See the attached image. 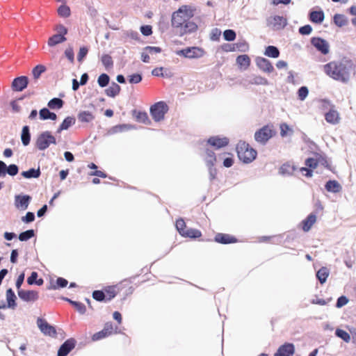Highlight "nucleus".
<instances>
[{
    "mask_svg": "<svg viewBox=\"0 0 356 356\" xmlns=\"http://www.w3.org/2000/svg\"><path fill=\"white\" fill-rule=\"evenodd\" d=\"M193 11L187 6L180 7L172 15L171 24L175 33L179 36L192 33L197 29V25L190 20Z\"/></svg>",
    "mask_w": 356,
    "mask_h": 356,
    "instance_id": "obj_1",
    "label": "nucleus"
},
{
    "mask_svg": "<svg viewBox=\"0 0 356 356\" xmlns=\"http://www.w3.org/2000/svg\"><path fill=\"white\" fill-rule=\"evenodd\" d=\"M353 60L343 58L340 60L331 61L323 66L325 73L335 81L347 83L350 80Z\"/></svg>",
    "mask_w": 356,
    "mask_h": 356,
    "instance_id": "obj_2",
    "label": "nucleus"
},
{
    "mask_svg": "<svg viewBox=\"0 0 356 356\" xmlns=\"http://www.w3.org/2000/svg\"><path fill=\"white\" fill-rule=\"evenodd\" d=\"M238 159L244 163H250L257 157V151L249 147L245 142H240L236 146Z\"/></svg>",
    "mask_w": 356,
    "mask_h": 356,
    "instance_id": "obj_3",
    "label": "nucleus"
},
{
    "mask_svg": "<svg viewBox=\"0 0 356 356\" xmlns=\"http://www.w3.org/2000/svg\"><path fill=\"white\" fill-rule=\"evenodd\" d=\"M51 144L56 145V139L51 131H45L40 133L35 141V147L40 151L47 149Z\"/></svg>",
    "mask_w": 356,
    "mask_h": 356,
    "instance_id": "obj_4",
    "label": "nucleus"
},
{
    "mask_svg": "<svg viewBox=\"0 0 356 356\" xmlns=\"http://www.w3.org/2000/svg\"><path fill=\"white\" fill-rule=\"evenodd\" d=\"M168 110L169 108L167 104L165 102L160 101L151 106L149 112L155 122H160L164 119Z\"/></svg>",
    "mask_w": 356,
    "mask_h": 356,
    "instance_id": "obj_5",
    "label": "nucleus"
},
{
    "mask_svg": "<svg viewBox=\"0 0 356 356\" xmlns=\"http://www.w3.org/2000/svg\"><path fill=\"white\" fill-rule=\"evenodd\" d=\"M273 136V131L268 126L265 125L254 133V140L259 144L264 145Z\"/></svg>",
    "mask_w": 356,
    "mask_h": 356,
    "instance_id": "obj_6",
    "label": "nucleus"
},
{
    "mask_svg": "<svg viewBox=\"0 0 356 356\" xmlns=\"http://www.w3.org/2000/svg\"><path fill=\"white\" fill-rule=\"evenodd\" d=\"M36 323L40 332L44 335L56 337L57 332L56 327L50 325L45 319L38 317Z\"/></svg>",
    "mask_w": 356,
    "mask_h": 356,
    "instance_id": "obj_7",
    "label": "nucleus"
},
{
    "mask_svg": "<svg viewBox=\"0 0 356 356\" xmlns=\"http://www.w3.org/2000/svg\"><path fill=\"white\" fill-rule=\"evenodd\" d=\"M177 54L188 58H198L204 55V50L197 47H190L177 51Z\"/></svg>",
    "mask_w": 356,
    "mask_h": 356,
    "instance_id": "obj_8",
    "label": "nucleus"
},
{
    "mask_svg": "<svg viewBox=\"0 0 356 356\" xmlns=\"http://www.w3.org/2000/svg\"><path fill=\"white\" fill-rule=\"evenodd\" d=\"M311 44L323 55H326L330 51V44L327 40L320 37L311 38Z\"/></svg>",
    "mask_w": 356,
    "mask_h": 356,
    "instance_id": "obj_9",
    "label": "nucleus"
},
{
    "mask_svg": "<svg viewBox=\"0 0 356 356\" xmlns=\"http://www.w3.org/2000/svg\"><path fill=\"white\" fill-rule=\"evenodd\" d=\"M31 199L32 198L29 195H16L14 200L15 208L19 211H25L28 209Z\"/></svg>",
    "mask_w": 356,
    "mask_h": 356,
    "instance_id": "obj_10",
    "label": "nucleus"
},
{
    "mask_svg": "<svg viewBox=\"0 0 356 356\" xmlns=\"http://www.w3.org/2000/svg\"><path fill=\"white\" fill-rule=\"evenodd\" d=\"M19 167L16 164L7 165L6 163L0 160V178L6 177V175L14 177L19 172Z\"/></svg>",
    "mask_w": 356,
    "mask_h": 356,
    "instance_id": "obj_11",
    "label": "nucleus"
},
{
    "mask_svg": "<svg viewBox=\"0 0 356 356\" xmlns=\"http://www.w3.org/2000/svg\"><path fill=\"white\" fill-rule=\"evenodd\" d=\"M19 298L24 302H35L39 298L38 292L33 290L19 289L17 291Z\"/></svg>",
    "mask_w": 356,
    "mask_h": 356,
    "instance_id": "obj_12",
    "label": "nucleus"
},
{
    "mask_svg": "<svg viewBox=\"0 0 356 356\" xmlns=\"http://www.w3.org/2000/svg\"><path fill=\"white\" fill-rule=\"evenodd\" d=\"M29 84V78L26 76H20L13 79L12 89L13 91L21 92L24 90Z\"/></svg>",
    "mask_w": 356,
    "mask_h": 356,
    "instance_id": "obj_13",
    "label": "nucleus"
},
{
    "mask_svg": "<svg viewBox=\"0 0 356 356\" xmlns=\"http://www.w3.org/2000/svg\"><path fill=\"white\" fill-rule=\"evenodd\" d=\"M295 353V346L292 343H284L277 350L274 356H293Z\"/></svg>",
    "mask_w": 356,
    "mask_h": 356,
    "instance_id": "obj_14",
    "label": "nucleus"
},
{
    "mask_svg": "<svg viewBox=\"0 0 356 356\" xmlns=\"http://www.w3.org/2000/svg\"><path fill=\"white\" fill-rule=\"evenodd\" d=\"M207 143L218 149L227 146L229 144V139L227 137H220L219 136H211L207 140Z\"/></svg>",
    "mask_w": 356,
    "mask_h": 356,
    "instance_id": "obj_15",
    "label": "nucleus"
},
{
    "mask_svg": "<svg viewBox=\"0 0 356 356\" xmlns=\"http://www.w3.org/2000/svg\"><path fill=\"white\" fill-rule=\"evenodd\" d=\"M76 341L74 338L67 339L58 348V353L62 356H67L75 347Z\"/></svg>",
    "mask_w": 356,
    "mask_h": 356,
    "instance_id": "obj_16",
    "label": "nucleus"
},
{
    "mask_svg": "<svg viewBox=\"0 0 356 356\" xmlns=\"http://www.w3.org/2000/svg\"><path fill=\"white\" fill-rule=\"evenodd\" d=\"M256 65L261 71L267 73H271L274 71V67L269 60L262 57L256 58Z\"/></svg>",
    "mask_w": 356,
    "mask_h": 356,
    "instance_id": "obj_17",
    "label": "nucleus"
},
{
    "mask_svg": "<svg viewBox=\"0 0 356 356\" xmlns=\"http://www.w3.org/2000/svg\"><path fill=\"white\" fill-rule=\"evenodd\" d=\"M268 23L272 25L274 29L280 30L284 29L287 24V20L282 16L275 15L268 19Z\"/></svg>",
    "mask_w": 356,
    "mask_h": 356,
    "instance_id": "obj_18",
    "label": "nucleus"
},
{
    "mask_svg": "<svg viewBox=\"0 0 356 356\" xmlns=\"http://www.w3.org/2000/svg\"><path fill=\"white\" fill-rule=\"evenodd\" d=\"M214 241L216 243L227 245L237 242V238L228 234L218 233L215 235Z\"/></svg>",
    "mask_w": 356,
    "mask_h": 356,
    "instance_id": "obj_19",
    "label": "nucleus"
},
{
    "mask_svg": "<svg viewBox=\"0 0 356 356\" xmlns=\"http://www.w3.org/2000/svg\"><path fill=\"white\" fill-rule=\"evenodd\" d=\"M243 84L268 86L269 85V82L266 78L261 76L252 75L244 81Z\"/></svg>",
    "mask_w": 356,
    "mask_h": 356,
    "instance_id": "obj_20",
    "label": "nucleus"
},
{
    "mask_svg": "<svg viewBox=\"0 0 356 356\" xmlns=\"http://www.w3.org/2000/svg\"><path fill=\"white\" fill-rule=\"evenodd\" d=\"M325 18L324 12L322 10H311L309 13V20L315 24H321Z\"/></svg>",
    "mask_w": 356,
    "mask_h": 356,
    "instance_id": "obj_21",
    "label": "nucleus"
},
{
    "mask_svg": "<svg viewBox=\"0 0 356 356\" xmlns=\"http://www.w3.org/2000/svg\"><path fill=\"white\" fill-rule=\"evenodd\" d=\"M249 49L248 43L245 40H241L237 42L232 44V49H225L226 51H238L241 52H246Z\"/></svg>",
    "mask_w": 356,
    "mask_h": 356,
    "instance_id": "obj_22",
    "label": "nucleus"
},
{
    "mask_svg": "<svg viewBox=\"0 0 356 356\" xmlns=\"http://www.w3.org/2000/svg\"><path fill=\"white\" fill-rule=\"evenodd\" d=\"M6 296L8 308L15 309L17 307V297L14 291L11 288L8 289L6 290Z\"/></svg>",
    "mask_w": 356,
    "mask_h": 356,
    "instance_id": "obj_23",
    "label": "nucleus"
},
{
    "mask_svg": "<svg viewBox=\"0 0 356 356\" xmlns=\"http://www.w3.org/2000/svg\"><path fill=\"white\" fill-rule=\"evenodd\" d=\"M76 122V119L73 116H67L66 117L59 127L58 128L56 133L60 134L61 131L64 130H67L71 126L74 125Z\"/></svg>",
    "mask_w": 356,
    "mask_h": 356,
    "instance_id": "obj_24",
    "label": "nucleus"
},
{
    "mask_svg": "<svg viewBox=\"0 0 356 356\" xmlns=\"http://www.w3.org/2000/svg\"><path fill=\"white\" fill-rule=\"evenodd\" d=\"M316 216L314 213H311L305 220L302 221V229L304 232H308L315 223Z\"/></svg>",
    "mask_w": 356,
    "mask_h": 356,
    "instance_id": "obj_25",
    "label": "nucleus"
},
{
    "mask_svg": "<svg viewBox=\"0 0 356 356\" xmlns=\"http://www.w3.org/2000/svg\"><path fill=\"white\" fill-rule=\"evenodd\" d=\"M325 118L328 123L332 124H336L339 122V113L334 109H330L327 113H326Z\"/></svg>",
    "mask_w": 356,
    "mask_h": 356,
    "instance_id": "obj_26",
    "label": "nucleus"
},
{
    "mask_svg": "<svg viewBox=\"0 0 356 356\" xmlns=\"http://www.w3.org/2000/svg\"><path fill=\"white\" fill-rule=\"evenodd\" d=\"M95 115L89 111H80L77 115V118L79 122L88 123L94 120Z\"/></svg>",
    "mask_w": 356,
    "mask_h": 356,
    "instance_id": "obj_27",
    "label": "nucleus"
},
{
    "mask_svg": "<svg viewBox=\"0 0 356 356\" xmlns=\"http://www.w3.org/2000/svg\"><path fill=\"white\" fill-rule=\"evenodd\" d=\"M325 188L330 193H339L341 190V186L335 180H329L325 185Z\"/></svg>",
    "mask_w": 356,
    "mask_h": 356,
    "instance_id": "obj_28",
    "label": "nucleus"
},
{
    "mask_svg": "<svg viewBox=\"0 0 356 356\" xmlns=\"http://www.w3.org/2000/svg\"><path fill=\"white\" fill-rule=\"evenodd\" d=\"M31 133L30 129L28 125H25L22 127L21 133V140L24 146H27L31 142Z\"/></svg>",
    "mask_w": 356,
    "mask_h": 356,
    "instance_id": "obj_29",
    "label": "nucleus"
},
{
    "mask_svg": "<svg viewBox=\"0 0 356 356\" xmlns=\"http://www.w3.org/2000/svg\"><path fill=\"white\" fill-rule=\"evenodd\" d=\"M120 86L118 83L112 82L111 85L105 90V93L108 97H115L120 93Z\"/></svg>",
    "mask_w": 356,
    "mask_h": 356,
    "instance_id": "obj_30",
    "label": "nucleus"
},
{
    "mask_svg": "<svg viewBox=\"0 0 356 356\" xmlns=\"http://www.w3.org/2000/svg\"><path fill=\"white\" fill-rule=\"evenodd\" d=\"M67 38L65 36L54 34L49 38L47 44L49 47H54L58 44L65 42Z\"/></svg>",
    "mask_w": 356,
    "mask_h": 356,
    "instance_id": "obj_31",
    "label": "nucleus"
},
{
    "mask_svg": "<svg viewBox=\"0 0 356 356\" xmlns=\"http://www.w3.org/2000/svg\"><path fill=\"white\" fill-rule=\"evenodd\" d=\"M21 175L26 179L38 178L41 175V172L40 168L37 169L32 168L22 172Z\"/></svg>",
    "mask_w": 356,
    "mask_h": 356,
    "instance_id": "obj_32",
    "label": "nucleus"
},
{
    "mask_svg": "<svg viewBox=\"0 0 356 356\" xmlns=\"http://www.w3.org/2000/svg\"><path fill=\"white\" fill-rule=\"evenodd\" d=\"M63 105L64 101L58 97H54L51 99H50L47 103L49 108L53 110L60 109L63 108Z\"/></svg>",
    "mask_w": 356,
    "mask_h": 356,
    "instance_id": "obj_33",
    "label": "nucleus"
},
{
    "mask_svg": "<svg viewBox=\"0 0 356 356\" xmlns=\"http://www.w3.org/2000/svg\"><path fill=\"white\" fill-rule=\"evenodd\" d=\"M333 22L338 27H343L348 24V18L342 14H335L333 17Z\"/></svg>",
    "mask_w": 356,
    "mask_h": 356,
    "instance_id": "obj_34",
    "label": "nucleus"
},
{
    "mask_svg": "<svg viewBox=\"0 0 356 356\" xmlns=\"http://www.w3.org/2000/svg\"><path fill=\"white\" fill-rule=\"evenodd\" d=\"M330 270L326 267H321L316 273V278L319 282L323 284H324L329 275Z\"/></svg>",
    "mask_w": 356,
    "mask_h": 356,
    "instance_id": "obj_35",
    "label": "nucleus"
},
{
    "mask_svg": "<svg viewBox=\"0 0 356 356\" xmlns=\"http://www.w3.org/2000/svg\"><path fill=\"white\" fill-rule=\"evenodd\" d=\"M296 170V167L289 163H284L280 168V173L282 175L290 176Z\"/></svg>",
    "mask_w": 356,
    "mask_h": 356,
    "instance_id": "obj_36",
    "label": "nucleus"
},
{
    "mask_svg": "<svg viewBox=\"0 0 356 356\" xmlns=\"http://www.w3.org/2000/svg\"><path fill=\"white\" fill-rule=\"evenodd\" d=\"M280 52L279 49L273 45H269L266 47L264 55L273 58H277L280 56Z\"/></svg>",
    "mask_w": 356,
    "mask_h": 356,
    "instance_id": "obj_37",
    "label": "nucleus"
},
{
    "mask_svg": "<svg viewBox=\"0 0 356 356\" xmlns=\"http://www.w3.org/2000/svg\"><path fill=\"white\" fill-rule=\"evenodd\" d=\"M236 63L239 67L247 69L250 65V58L246 54L239 55L236 58Z\"/></svg>",
    "mask_w": 356,
    "mask_h": 356,
    "instance_id": "obj_38",
    "label": "nucleus"
},
{
    "mask_svg": "<svg viewBox=\"0 0 356 356\" xmlns=\"http://www.w3.org/2000/svg\"><path fill=\"white\" fill-rule=\"evenodd\" d=\"M131 127H132L131 125L126 124L115 125L109 129L108 134H115L117 133L124 132V131L129 130L130 129H131Z\"/></svg>",
    "mask_w": 356,
    "mask_h": 356,
    "instance_id": "obj_39",
    "label": "nucleus"
},
{
    "mask_svg": "<svg viewBox=\"0 0 356 356\" xmlns=\"http://www.w3.org/2000/svg\"><path fill=\"white\" fill-rule=\"evenodd\" d=\"M68 281L61 277H59L56 279L55 284H51V286L49 288V289L56 290L62 288H65L67 286Z\"/></svg>",
    "mask_w": 356,
    "mask_h": 356,
    "instance_id": "obj_40",
    "label": "nucleus"
},
{
    "mask_svg": "<svg viewBox=\"0 0 356 356\" xmlns=\"http://www.w3.org/2000/svg\"><path fill=\"white\" fill-rule=\"evenodd\" d=\"M57 12H58V15L60 17H64V18H67V17H70L71 15L70 8L65 3L60 5L58 8Z\"/></svg>",
    "mask_w": 356,
    "mask_h": 356,
    "instance_id": "obj_41",
    "label": "nucleus"
},
{
    "mask_svg": "<svg viewBox=\"0 0 356 356\" xmlns=\"http://www.w3.org/2000/svg\"><path fill=\"white\" fill-rule=\"evenodd\" d=\"M201 236H202V233L200 230H198L197 229L189 228L185 231V232L182 236L188 237L191 238H197L200 237Z\"/></svg>",
    "mask_w": 356,
    "mask_h": 356,
    "instance_id": "obj_42",
    "label": "nucleus"
},
{
    "mask_svg": "<svg viewBox=\"0 0 356 356\" xmlns=\"http://www.w3.org/2000/svg\"><path fill=\"white\" fill-rule=\"evenodd\" d=\"M92 298L98 302H108L106 293L102 290H95L92 294Z\"/></svg>",
    "mask_w": 356,
    "mask_h": 356,
    "instance_id": "obj_43",
    "label": "nucleus"
},
{
    "mask_svg": "<svg viewBox=\"0 0 356 356\" xmlns=\"http://www.w3.org/2000/svg\"><path fill=\"white\" fill-rule=\"evenodd\" d=\"M35 236V231L33 229H28L21 232L18 238L20 241H26Z\"/></svg>",
    "mask_w": 356,
    "mask_h": 356,
    "instance_id": "obj_44",
    "label": "nucleus"
},
{
    "mask_svg": "<svg viewBox=\"0 0 356 356\" xmlns=\"http://www.w3.org/2000/svg\"><path fill=\"white\" fill-rule=\"evenodd\" d=\"M101 61L106 70H108L113 66V58L108 54H103L101 58Z\"/></svg>",
    "mask_w": 356,
    "mask_h": 356,
    "instance_id": "obj_45",
    "label": "nucleus"
},
{
    "mask_svg": "<svg viewBox=\"0 0 356 356\" xmlns=\"http://www.w3.org/2000/svg\"><path fill=\"white\" fill-rule=\"evenodd\" d=\"M47 68L43 65H37L32 70V74L35 79L40 78L41 74L46 71Z\"/></svg>",
    "mask_w": 356,
    "mask_h": 356,
    "instance_id": "obj_46",
    "label": "nucleus"
},
{
    "mask_svg": "<svg viewBox=\"0 0 356 356\" xmlns=\"http://www.w3.org/2000/svg\"><path fill=\"white\" fill-rule=\"evenodd\" d=\"M207 157L205 159V161L207 165H214V163L216 161V157L215 153L209 149L206 150Z\"/></svg>",
    "mask_w": 356,
    "mask_h": 356,
    "instance_id": "obj_47",
    "label": "nucleus"
},
{
    "mask_svg": "<svg viewBox=\"0 0 356 356\" xmlns=\"http://www.w3.org/2000/svg\"><path fill=\"white\" fill-rule=\"evenodd\" d=\"M110 81L109 76L106 73L100 74L97 79V83L101 88H104L108 86Z\"/></svg>",
    "mask_w": 356,
    "mask_h": 356,
    "instance_id": "obj_48",
    "label": "nucleus"
},
{
    "mask_svg": "<svg viewBox=\"0 0 356 356\" xmlns=\"http://www.w3.org/2000/svg\"><path fill=\"white\" fill-rule=\"evenodd\" d=\"M335 335L346 342H348L350 340V334L342 329L337 328L335 331Z\"/></svg>",
    "mask_w": 356,
    "mask_h": 356,
    "instance_id": "obj_49",
    "label": "nucleus"
},
{
    "mask_svg": "<svg viewBox=\"0 0 356 356\" xmlns=\"http://www.w3.org/2000/svg\"><path fill=\"white\" fill-rule=\"evenodd\" d=\"M236 32L232 29H226L223 32V38L225 40L228 42L234 41L236 39Z\"/></svg>",
    "mask_w": 356,
    "mask_h": 356,
    "instance_id": "obj_50",
    "label": "nucleus"
},
{
    "mask_svg": "<svg viewBox=\"0 0 356 356\" xmlns=\"http://www.w3.org/2000/svg\"><path fill=\"white\" fill-rule=\"evenodd\" d=\"M175 227L177 230V232L179 233L181 236H183L186 227V222L182 218H179L176 221Z\"/></svg>",
    "mask_w": 356,
    "mask_h": 356,
    "instance_id": "obj_51",
    "label": "nucleus"
},
{
    "mask_svg": "<svg viewBox=\"0 0 356 356\" xmlns=\"http://www.w3.org/2000/svg\"><path fill=\"white\" fill-rule=\"evenodd\" d=\"M129 82L131 84H136L140 83L143 79V76L140 73H135L129 75L128 77Z\"/></svg>",
    "mask_w": 356,
    "mask_h": 356,
    "instance_id": "obj_52",
    "label": "nucleus"
},
{
    "mask_svg": "<svg viewBox=\"0 0 356 356\" xmlns=\"http://www.w3.org/2000/svg\"><path fill=\"white\" fill-rule=\"evenodd\" d=\"M309 94V90L307 86H301L298 90V99L303 101Z\"/></svg>",
    "mask_w": 356,
    "mask_h": 356,
    "instance_id": "obj_53",
    "label": "nucleus"
},
{
    "mask_svg": "<svg viewBox=\"0 0 356 356\" xmlns=\"http://www.w3.org/2000/svg\"><path fill=\"white\" fill-rule=\"evenodd\" d=\"M136 117L138 122H143L144 124H147L148 122H149V117L146 112L139 111Z\"/></svg>",
    "mask_w": 356,
    "mask_h": 356,
    "instance_id": "obj_54",
    "label": "nucleus"
},
{
    "mask_svg": "<svg viewBox=\"0 0 356 356\" xmlns=\"http://www.w3.org/2000/svg\"><path fill=\"white\" fill-rule=\"evenodd\" d=\"M72 306L76 309V310L80 314H84L86 312V307L81 302L74 301L72 303Z\"/></svg>",
    "mask_w": 356,
    "mask_h": 356,
    "instance_id": "obj_55",
    "label": "nucleus"
},
{
    "mask_svg": "<svg viewBox=\"0 0 356 356\" xmlns=\"http://www.w3.org/2000/svg\"><path fill=\"white\" fill-rule=\"evenodd\" d=\"M104 292L106 293V299H107L108 302L111 300L116 296V292H115V288L113 286H108L105 289Z\"/></svg>",
    "mask_w": 356,
    "mask_h": 356,
    "instance_id": "obj_56",
    "label": "nucleus"
},
{
    "mask_svg": "<svg viewBox=\"0 0 356 356\" xmlns=\"http://www.w3.org/2000/svg\"><path fill=\"white\" fill-rule=\"evenodd\" d=\"M305 164L307 167L314 169L318 165V157L316 159L314 158H307L305 161Z\"/></svg>",
    "mask_w": 356,
    "mask_h": 356,
    "instance_id": "obj_57",
    "label": "nucleus"
},
{
    "mask_svg": "<svg viewBox=\"0 0 356 356\" xmlns=\"http://www.w3.org/2000/svg\"><path fill=\"white\" fill-rule=\"evenodd\" d=\"M35 216L33 212L28 211L24 216L22 217V221L24 223H30L35 220Z\"/></svg>",
    "mask_w": 356,
    "mask_h": 356,
    "instance_id": "obj_58",
    "label": "nucleus"
},
{
    "mask_svg": "<svg viewBox=\"0 0 356 356\" xmlns=\"http://www.w3.org/2000/svg\"><path fill=\"white\" fill-rule=\"evenodd\" d=\"M51 111H49L47 108H42L39 111V118L41 120H49V117L50 113Z\"/></svg>",
    "mask_w": 356,
    "mask_h": 356,
    "instance_id": "obj_59",
    "label": "nucleus"
},
{
    "mask_svg": "<svg viewBox=\"0 0 356 356\" xmlns=\"http://www.w3.org/2000/svg\"><path fill=\"white\" fill-rule=\"evenodd\" d=\"M299 33L302 35H309L312 31V27L309 24H306L299 28Z\"/></svg>",
    "mask_w": 356,
    "mask_h": 356,
    "instance_id": "obj_60",
    "label": "nucleus"
},
{
    "mask_svg": "<svg viewBox=\"0 0 356 356\" xmlns=\"http://www.w3.org/2000/svg\"><path fill=\"white\" fill-rule=\"evenodd\" d=\"M65 56L71 63L74 61V53L72 47H70L65 50Z\"/></svg>",
    "mask_w": 356,
    "mask_h": 356,
    "instance_id": "obj_61",
    "label": "nucleus"
},
{
    "mask_svg": "<svg viewBox=\"0 0 356 356\" xmlns=\"http://www.w3.org/2000/svg\"><path fill=\"white\" fill-rule=\"evenodd\" d=\"M107 337H108V334L103 330H102L101 331L95 333L92 336V340L93 341H97L103 339Z\"/></svg>",
    "mask_w": 356,
    "mask_h": 356,
    "instance_id": "obj_62",
    "label": "nucleus"
},
{
    "mask_svg": "<svg viewBox=\"0 0 356 356\" xmlns=\"http://www.w3.org/2000/svg\"><path fill=\"white\" fill-rule=\"evenodd\" d=\"M54 30L57 31L56 34H58V35H63V36H65L68 32L67 29L64 25H63L61 24L56 25Z\"/></svg>",
    "mask_w": 356,
    "mask_h": 356,
    "instance_id": "obj_63",
    "label": "nucleus"
},
{
    "mask_svg": "<svg viewBox=\"0 0 356 356\" xmlns=\"http://www.w3.org/2000/svg\"><path fill=\"white\" fill-rule=\"evenodd\" d=\"M140 31L145 36H149L152 34V27L150 25H142Z\"/></svg>",
    "mask_w": 356,
    "mask_h": 356,
    "instance_id": "obj_64",
    "label": "nucleus"
}]
</instances>
